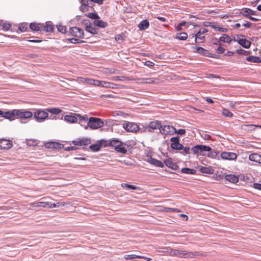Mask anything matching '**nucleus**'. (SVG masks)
I'll use <instances>...</instances> for the list:
<instances>
[{
	"label": "nucleus",
	"mask_w": 261,
	"mask_h": 261,
	"mask_svg": "<svg viewBox=\"0 0 261 261\" xmlns=\"http://www.w3.org/2000/svg\"><path fill=\"white\" fill-rule=\"evenodd\" d=\"M170 250L169 251V255L179 258H188L193 257L198 255V252H189L186 250L179 249H168Z\"/></svg>",
	"instance_id": "nucleus-1"
},
{
	"label": "nucleus",
	"mask_w": 261,
	"mask_h": 261,
	"mask_svg": "<svg viewBox=\"0 0 261 261\" xmlns=\"http://www.w3.org/2000/svg\"><path fill=\"white\" fill-rule=\"evenodd\" d=\"M103 124V122L101 119L91 117L89 119L87 125L85 126V128L87 129L89 127L92 129H96L102 127Z\"/></svg>",
	"instance_id": "nucleus-2"
},
{
	"label": "nucleus",
	"mask_w": 261,
	"mask_h": 261,
	"mask_svg": "<svg viewBox=\"0 0 261 261\" xmlns=\"http://www.w3.org/2000/svg\"><path fill=\"white\" fill-rule=\"evenodd\" d=\"M34 117L38 122H41L48 118V114L46 110H37L34 113Z\"/></svg>",
	"instance_id": "nucleus-3"
},
{
	"label": "nucleus",
	"mask_w": 261,
	"mask_h": 261,
	"mask_svg": "<svg viewBox=\"0 0 261 261\" xmlns=\"http://www.w3.org/2000/svg\"><path fill=\"white\" fill-rule=\"evenodd\" d=\"M122 126L128 132L136 133L140 130L139 125L134 122H125L123 123Z\"/></svg>",
	"instance_id": "nucleus-4"
},
{
	"label": "nucleus",
	"mask_w": 261,
	"mask_h": 261,
	"mask_svg": "<svg viewBox=\"0 0 261 261\" xmlns=\"http://www.w3.org/2000/svg\"><path fill=\"white\" fill-rule=\"evenodd\" d=\"M16 114V109L6 112H3L2 110H0V116L5 119L9 120L10 121H13L17 118Z\"/></svg>",
	"instance_id": "nucleus-5"
},
{
	"label": "nucleus",
	"mask_w": 261,
	"mask_h": 261,
	"mask_svg": "<svg viewBox=\"0 0 261 261\" xmlns=\"http://www.w3.org/2000/svg\"><path fill=\"white\" fill-rule=\"evenodd\" d=\"M245 48H249L251 46V42L245 38V36L242 35H236V41Z\"/></svg>",
	"instance_id": "nucleus-6"
},
{
	"label": "nucleus",
	"mask_w": 261,
	"mask_h": 261,
	"mask_svg": "<svg viewBox=\"0 0 261 261\" xmlns=\"http://www.w3.org/2000/svg\"><path fill=\"white\" fill-rule=\"evenodd\" d=\"M174 126L169 125H162L160 128V133L165 136L173 135Z\"/></svg>",
	"instance_id": "nucleus-7"
},
{
	"label": "nucleus",
	"mask_w": 261,
	"mask_h": 261,
	"mask_svg": "<svg viewBox=\"0 0 261 261\" xmlns=\"http://www.w3.org/2000/svg\"><path fill=\"white\" fill-rule=\"evenodd\" d=\"M81 5L80 7V10L85 12L93 9L92 1L91 0H79Z\"/></svg>",
	"instance_id": "nucleus-8"
},
{
	"label": "nucleus",
	"mask_w": 261,
	"mask_h": 261,
	"mask_svg": "<svg viewBox=\"0 0 261 261\" xmlns=\"http://www.w3.org/2000/svg\"><path fill=\"white\" fill-rule=\"evenodd\" d=\"M16 116L17 118L27 119L33 116V113L29 111L21 109H16Z\"/></svg>",
	"instance_id": "nucleus-9"
},
{
	"label": "nucleus",
	"mask_w": 261,
	"mask_h": 261,
	"mask_svg": "<svg viewBox=\"0 0 261 261\" xmlns=\"http://www.w3.org/2000/svg\"><path fill=\"white\" fill-rule=\"evenodd\" d=\"M212 148L205 145H197L192 148L191 150L195 154L201 153L203 151H210Z\"/></svg>",
	"instance_id": "nucleus-10"
},
{
	"label": "nucleus",
	"mask_w": 261,
	"mask_h": 261,
	"mask_svg": "<svg viewBox=\"0 0 261 261\" xmlns=\"http://www.w3.org/2000/svg\"><path fill=\"white\" fill-rule=\"evenodd\" d=\"M69 32L71 35L77 38H84V32L83 30L76 27L70 28Z\"/></svg>",
	"instance_id": "nucleus-11"
},
{
	"label": "nucleus",
	"mask_w": 261,
	"mask_h": 261,
	"mask_svg": "<svg viewBox=\"0 0 261 261\" xmlns=\"http://www.w3.org/2000/svg\"><path fill=\"white\" fill-rule=\"evenodd\" d=\"M171 143L170 147L174 150H181L183 148V145L179 143L178 137H172L170 139Z\"/></svg>",
	"instance_id": "nucleus-12"
},
{
	"label": "nucleus",
	"mask_w": 261,
	"mask_h": 261,
	"mask_svg": "<svg viewBox=\"0 0 261 261\" xmlns=\"http://www.w3.org/2000/svg\"><path fill=\"white\" fill-rule=\"evenodd\" d=\"M13 146L12 141L5 139H0V149L7 150Z\"/></svg>",
	"instance_id": "nucleus-13"
},
{
	"label": "nucleus",
	"mask_w": 261,
	"mask_h": 261,
	"mask_svg": "<svg viewBox=\"0 0 261 261\" xmlns=\"http://www.w3.org/2000/svg\"><path fill=\"white\" fill-rule=\"evenodd\" d=\"M221 156L224 160H233L237 158V155L233 152H223L221 154Z\"/></svg>",
	"instance_id": "nucleus-14"
},
{
	"label": "nucleus",
	"mask_w": 261,
	"mask_h": 261,
	"mask_svg": "<svg viewBox=\"0 0 261 261\" xmlns=\"http://www.w3.org/2000/svg\"><path fill=\"white\" fill-rule=\"evenodd\" d=\"M54 30V26L50 22L45 24L42 23V32H52Z\"/></svg>",
	"instance_id": "nucleus-15"
},
{
	"label": "nucleus",
	"mask_w": 261,
	"mask_h": 261,
	"mask_svg": "<svg viewBox=\"0 0 261 261\" xmlns=\"http://www.w3.org/2000/svg\"><path fill=\"white\" fill-rule=\"evenodd\" d=\"M164 164L166 165V166L174 170H176L178 168V165L174 163L172 161V159L170 158L165 160Z\"/></svg>",
	"instance_id": "nucleus-16"
},
{
	"label": "nucleus",
	"mask_w": 261,
	"mask_h": 261,
	"mask_svg": "<svg viewBox=\"0 0 261 261\" xmlns=\"http://www.w3.org/2000/svg\"><path fill=\"white\" fill-rule=\"evenodd\" d=\"M249 159L251 161L255 162L261 164V154L257 153H252L249 155Z\"/></svg>",
	"instance_id": "nucleus-17"
},
{
	"label": "nucleus",
	"mask_w": 261,
	"mask_h": 261,
	"mask_svg": "<svg viewBox=\"0 0 261 261\" xmlns=\"http://www.w3.org/2000/svg\"><path fill=\"white\" fill-rule=\"evenodd\" d=\"M192 48L195 49L194 51L195 53H199V54L206 57L210 56V53L207 50L201 47L193 46Z\"/></svg>",
	"instance_id": "nucleus-18"
},
{
	"label": "nucleus",
	"mask_w": 261,
	"mask_h": 261,
	"mask_svg": "<svg viewBox=\"0 0 261 261\" xmlns=\"http://www.w3.org/2000/svg\"><path fill=\"white\" fill-rule=\"evenodd\" d=\"M45 146L47 148H50L54 149H62L63 147V145L57 142H48L45 144Z\"/></svg>",
	"instance_id": "nucleus-19"
},
{
	"label": "nucleus",
	"mask_w": 261,
	"mask_h": 261,
	"mask_svg": "<svg viewBox=\"0 0 261 261\" xmlns=\"http://www.w3.org/2000/svg\"><path fill=\"white\" fill-rule=\"evenodd\" d=\"M72 143L75 145L87 146L90 143V140L88 139H83L77 141H73Z\"/></svg>",
	"instance_id": "nucleus-20"
},
{
	"label": "nucleus",
	"mask_w": 261,
	"mask_h": 261,
	"mask_svg": "<svg viewBox=\"0 0 261 261\" xmlns=\"http://www.w3.org/2000/svg\"><path fill=\"white\" fill-rule=\"evenodd\" d=\"M49 204V202L45 201H35L34 202H32L29 204L30 206L33 207H47V206Z\"/></svg>",
	"instance_id": "nucleus-21"
},
{
	"label": "nucleus",
	"mask_w": 261,
	"mask_h": 261,
	"mask_svg": "<svg viewBox=\"0 0 261 261\" xmlns=\"http://www.w3.org/2000/svg\"><path fill=\"white\" fill-rule=\"evenodd\" d=\"M219 40L223 42L230 43L232 41H236V36L232 39L228 35L224 34L220 37Z\"/></svg>",
	"instance_id": "nucleus-22"
},
{
	"label": "nucleus",
	"mask_w": 261,
	"mask_h": 261,
	"mask_svg": "<svg viewBox=\"0 0 261 261\" xmlns=\"http://www.w3.org/2000/svg\"><path fill=\"white\" fill-rule=\"evenodd\" d=\"M162 123L160 121L154 120L151 121L148 125V128L152 129H159L161 127Z\"/></svg>",
	"instance_id": "nucleus-23"
},
{
	"label": "nucleus",
	"mask_w": 261,
	"mask_h": 261,
	"mask_svg": "<svg viewBox=\"0 0 261 261\" xmlns=\"http://www.w3.org/2000/svg\"><path fill=\"white\" fill-rule=\"evenodd\" d=\"M73 113L72 115H67L64 116V120L71 123H75L77 121V116Z\"/></svg>",
	"instance_id": "nucleus-24"
},
{
	"label": "nucleus",
	"mask_w": 261,
	"mask_h": 261,
	"mask_svg": "<svg viewBox=\"0 0 261 261\" xmlns=\"http://www.w3.org/2000/svg\"><path fill=\"white\" fill-rule=\"evenodd\" d=\"M30 28L33 31L42 32V23H31Z\"/></svg>",
	"instance_id": "nucleus-25"
},
{
	"label": "nucleus",
	"mask_w": 261,
	"mask_h": 261,
	"mask_svg": "<svg viewBox=\"0 0 261 261\" xmlns=\"http://www.w3.org/2000/svg\"><path fill=\"white\" fill-rule=\"evenodd\" d=\"M194 37H195V42L197 43L203 42L205 40V36L203 35H199V33L195 35L193 34L192 38Z\"/></svg>",
	"instance_id": "nucleus-26"
},
{
	"label": "nucleus",
	"mask_w": 261,
	"mask_h": 261,
	"mask_svg": "<svg viewBox=\"0 0 261 261\" xmlns=\"http://www.w3.org/2000/svg\"><path fill=\"white\" fill-rule=\"evenodd\" d=\"M226 180L232 183H237L239 181V178L237 176L232 174H227L225 176Z\"/></svg>",
	"instance_id": "nucleus-27"
},
{
	"label": "nucleus",
	"mask_w": 261,
	"mask_h": 261,
	"mask_svg": "<svg viewBox=\"0 0 261 261\" xmlns=\"http://www.w3.org/2000/svg\"><path fill=\"white\" fill-rule=\"evenodd\" d=\"M142 83L145 84H153L158 81V79L155 77L151 78H142L139 79Z\"/></svg>",
	"instance_id": "nucleus-28"
},
{
	"label": "nucleus",
	"mask_w": 261,
	"mask_h": 261,
	"mask_svg": "<svg viewBox=\"0 0 261 261\" xmlns=\"http://www.w3.org/2000/svg\"><path fill=\"white\" fill-rule=\"evenodd\" d=\"M116 85L115 84L110 83L109 82L102 81H101L100 86L101 87L107 88H112L114 89L116 87Z\"/></svg>",
	"instance_id": "nucleus-29"
},
{
	"label": "nucleus",
	"mask_w": 261,
	"mask_h": 261,
	"mask_svg": "<svg viewBox=\"0 0 261 261\" xmlns=\"http://www.w3.org/2000/svg\"><path fill=\"white\" fill-rule=\"evenodd\" d=\"M149 21L145 19L140 22L138 25V27L140 30H145L149 27Z\"/></svg>",
	"instance_id": "nucleus-30"
},
{
	"label": "nucleus",
	"mask_w": 261,
	"mask_h": 261,
	"mask_svg": "<svg viewBox=\"0 0 261 261\" xmlns=\"http://www.w3.org/2000/svg\"><path fill=\"white\" fill-rule=\"evenodd\" d=\"M149 163L152 165H155L157 167H163L164 164L160 161L153 158H150L149 160Z\"/></svg>",
	"instance_id": "nucleus-31"
},
{
	"label": "nucleus",
	"mask_w": 261,
	"mask_h": 261,
	"mask_svg": "<svg viewBox=\"0 0 261 261\" xmlns=\"http://www.w3.org/2000/svg\"><path fill=\"white\" fill-rule=\"evenodd\" d=\"M93 24L94 25L101 28H105L108 26V23L106 22L100 20H95L93 21Z\"/></svg>",
	"instance_id": "nucleus-32"
},
{
	"label": "nucleus",
	"mask_w": 261,
	"mask_h": 261,
	"mask_svg": "<svg viewBox=\"0 0 261 261\" xmlns=\"http://www.w3.org/2000/svg\"><path fill=\"white\" fill-rule=\"evenodd\" d=\"M246 60L248 62H252V63H261V59L256 56H249L246 58Z\"/></svg>",
	"instance_id": "nucleus-33"
},
{
	"label": "nucleus",
	"mask_w": 261,
	"mask_h": 261,
	"mask_svg": "<svg viewBox=\"0 0 261 261\" xmlns=\"http://www.w3.org/2000/svg\"><path fill=\"white\" fill-rule=\"evenodd\" d=\"M92 79L85 78L83 77H77L76 81L80 83H87L89 85L91 84Z\"/></svg>",
	"instance_id": "nucleus-34"
},
{
	"label": "nucleus",
	"mask_w": 261,
	"mask_h": 261,
	"mask_svg": "<svg viewBox=\"0 0 261 261\" xmlns=\"http://www.w3.org/2000/svg\"><path fill=\"white\" fill-rule=\"evenodd\" d=\"M66 204L67 203L65 202H57V203H51V202H49V204L47 206V207L53 208L56 207L65 206V205H66Z\"/></svg>",
	"instance_id": "nucleus-35"
},
{
	"label": "nucleus",
	"mask_w": 261,
	"mask_h": 261,
	"mask_svg": "<svg viewBox=\"0 0 261 261\" xmlns=\"http://www.w3.org/2000/svg\"><path fill=\"white\" fill-rule=\"evenodd\" d=\"M109 144L110 146H113L115 147V149L119 145H122L121 142L119 141L118 140H111L109 141Z\"/></svg>",
	"instance_id": "nucleus-36"
},
{
	"label": "nucleus",
	"mask_w": 261,
	"mask_h": 261,
	"mask_svg": "<svg viewBox=\"0 0 261 261\" xmlns=\"http://www.w3.org/2000/svg\"><path fill=\"white\" fill-rule=\"evenodd\" d=\"M175 38L178 40H185L188 38V34L185 32L180 33L176 35Z\"/></svg>",
	"instance_id": "nucleus-37"
},
{
	"label": "nucleus",
	"mask_w": 261,
	"mask_h": 261,
	"mask_svg": "<svg viewBox=\"0 0 261 261\" xmlns=\"http://www.w3.org/2000/svg\"><path fill=\"white\" fill-rule=\"evenodd\" d=\"M240 12H243V13L246 14L250 15H255V12L253 11L252 10L247 8H243L241 9Z\"/></svg>",
	"instance_id": "nucleus-38"
},
{
	"label": "nucleus",
	"mask_w": 261,
	"mask_h": 261,
	"mask_svg": "<svg viewBox=\"0 0 261 261\" xmlns=\"http://www.w3.org/2000/svg\"><path fill=\"white\" fill-rule=\"evenodd\" d=\"M181 171L182 173L189 174H194L196 173V171L195 170L188 168H184L181 169Z\"/></svg>",
	"instance_id": "nucleus-39"
},
{
	"label": "nucleus",
	"mask_w": 261,
	"mask_h": 261,
	"mask_svg": "<svg viewBox=\"0 0 261 261\" xmlns=\"http://www.w3.org/2000/svg\"><path fill=\"white\" fill-rule=\"evenodd\" d=\"M86 31L92 34H97V29H96L95 28H94L91 25H87L86 27Z\"/></svg>",
	"instance_id": "nucleus-40"
},
{
	"label": "nucleus",
	"mask_w": 261,
	"mask_h": 261,
	"mask_svg": "<svg viewBox=\"0 0 261 261\" xmlns=\"http://www.w3.org/2000/svg\"><path fill=\"white\" fill-rule=\"evenodd\" d=\"M18 29L21 32H26L28 29V24L27 23H22L19 24Z\"/></svg>",
	"instance_id": "nucleus-41"
},
{
	"label": "nucleus",
	"mask_w": 261,
	"mask_h": 261,
	"mask_svg": "<svg viewBox=\"0 0 261 261\" xmlns=\"http://www.w3.org/2000/svg\"><path fill=\"white\" fill-rule=\"evenodd\" d=\"M105 73H110V74H118L119 73V70L114 68H106L105 69Z\"/></svg>",
	"instance_id": "nucleus-42"
},
{
	"label": "nucleus",
	"mask_w": 261,
	"mask_h": 261,
	"mask_svg": "<svg viewBox=\"0 0 261 261\" xmlns=\"http://www.w3.org/2000/svg\"><path fill=\"white\" fill-rule=\"evenodd\" d=\"M112 79L114 81H124V80H127L129 81L131 80V79H130L129 77H127L125 76H113L112 77Z\"/></svg>",
	"instance_id": "nucleus-43"
},
{
	"label": "nucleus",
	"mask_w": 261,
	"mask_h": 261,
	"mask_svg": "<svg viewBox=\"0 0 261 261\" xmlns=\"http://www.w3.org/2000/svg\"><path fill=\"white\" fill-rule=\"evenodd\" d=\"M46 111L54 114H59L62 112V110L59 108L47 109Z\"/></svg>",
	"instance_id": "nucleus-44"
},
{
	"label": "nucleus",
	"mask_w": 261,
	"mask_h": 261,
	"mask_svg": "<svg viewBox=\"0 0 261 261\" xmlns=\"http://www.w3.org/2000/svg\"><path fill=\"white\" fill-rule=\"evenodd\" d=\"M222 115L225 117L231 118L233 116V114L226 109H223L222 112Z\"/></svg>",
	"instance_id": "nucleus-45"
},
{
	"label": "nucleus",
	"mask_w": 261,
	"mask_h": 261,
	"mask_svg": "<svg viewBox=\"0 0 261 261\" xmlns=\"http://www.w3.org/2000/svg\"><path fill=\"white\" fill-rule=\"evenodd\" d=\"M115 40L118 43L122 42L124 40V34L121 33V34L116 35L115 37Z\"/></svg>",
	"instance_id": "nucleus-46"
},
{
	"label": "nucleus",
	"mask_w": 261,
	"mask_h": 261,
	"mask_svg": "<svg viewBox=\"0 0 261 261\" xmlns=\"http://www.w3.org/2000/svg\"><path fill=\"white\" fill-rule=\"evenodd\" d=\"M163 211L166 212H180V210L175 208H170L168 207H164Z\"/></svg>",
	"instance_id": "nucleus-47"
},
{
	"label": "nucleus",
	"mask_w": 261,
	"mask_h": 261,
	"mask_svg": "<svg viewBox=\"0 0 261 261\" xmlns=\"http://www.w3.org/2000/svg\"><path fill=\"white\" fill-rule=\"evenodd\" d=\"M141 255H137L136 254H131V255H125L124 256V258L126 260L132 259L134 258H142Z\"/></svg>",
	"instance_id": "nucleus-48"
},
{
	"label": "nucleus",
	"mask_w": 261,
	"mask_h": 261,
	"mask_svg": "<svg viewBox=\"0 0 261 261\" xmlns=\"http://www.w3.org/2000/svg\"><path fill=\"white\" fill-rule=\"evenodd\" d=\"M236 52L240 55H243L245 56H248L250 55V51L244 50L242 48L238 49L236 50Z\"/></svg>",
	"instance_id": "nucleus-49"
},
{
	"label": "nucleus",
	"mask_w": 261,
	"mask_h": 261,
	"mask_svg": "<svg viewBox=\"0 0 261 261\" xmlns=\"http://www.w3.org/2000/svg\"><path fill=\"white\" fill-rule=\"evenodd\" d=\"M208 152L207 156L212 159H216L218 155V153L217 151L212 150V149Z\"/></svg>",
	"instance_id": "nucleus-50"
},
{
	"label": "nucleus",
	"mask_w": 261,
	"mask_h": 261,
	"mask_svg": "<svg viewBox=\"0 0 261 261\" xmlns=\"http://www.w3.org/2000/svg\"><path fill=\"white\" fill-rule=\"evenodd\" d=\"M121 187L123 188H125L134 190H137L138 189V188L137 187H136L134 185H129L128 184H125V183L122 184Z\"/></svg>",
	"instance_id": "nucleus-51"
},
{
	"label": "nucleus",
	"mask_w": 261,
	"mask_h": 261,
	"mask_svg": "<svg viewBox=\"0 0 261 261\" xmlns=\"http://www.w3.org/2000/svg\"><path fill=\"white\" fill-rule=\"evenodd\" d=\"M87 16L91 19H94L95 20L99 18L98 14L96 12L90 13Z\"/></svg>",
	"instance_id": "nucleus-52"
},
{
	"label": "nucleus",
	"mask_w": 261,
	"mask_h": 261,
	"mask_svg": "<svg viewBox=\"0 0 261 261\" xmlns=\"http://www.w3.org/2000/svg\"><path fill=\"white\" fill-rule=\"evenodd\" d=\"M115 150L119 152H121L122 153L125 154L127 152V150L123 147H122V145H119L116 148H115Z\"/></svg>",
	"instance_id": "nucleus-53"
},
{
	"label": "nucleus",
	"mask_w": 261,
	"mask_h": 261,
	"mask_svg": "<svg viewBox=\"0 0 261 261\" xmlns=\"http://www.w3.org/2000/svg\"><path fill=\"white\" fill-rule=\"evenodd\" d=\"M240 14L242 15L243 16L246 17V18H249V19L252 20V21H257L259 20L258 19L256 18H255V17H253L250 15H248V14H246L245 13H243V12H240Z\"/></svg>",
	"instance_id": "nucleus-54"
},
{
	"label": "nucleus",
	"mask_w": 261,
	"mask_h": 261,
	"mask_svg": "<svg viewBox=\"0 0 261 261\" xmlns=\"http://www.w3.org/2000/svg\"><path fill=\"white\" fill-rule=\"evenodd\" d=\"M185 133H186V130L184 129H179L177 130L175 128V129L173 130V135L175 134H179V135H184L185 134Z\"/></svg>",
	"instance_id": "nucleus-55"
},
{
	"label": "nucleus",
	"mask_w": 261,
	"mask_h": 261,
	"mask_svg": "<svg viewBox=\"0 0 261 261\" xmlns=\"http://www.w3.org/2000/svg\"><path fill=\"white\" fill-rule=\"evenodd\" d=\"M101 148V146L98 144H94L90 146V148L94 151L99 150Z\"/></svg>",
	"instance_id": "nucleus-56"
},
{
	"label": "nucleus",
	"mask_w": 261,
	"mask_h": 261,
	"mask_svg": "<svg viewBox=\"0 0 261 261\" xmlns=\"http://www.w3.org/2000/svg\"><path fill=\"white\" fill-rule=\"evenodd\" d=\"M57 29L58 30L62 33H65L67 31L66 27L62 25H58Z\"/></svg>",
	"instance_id": "nucleus-57"
},
{
	"label": "nucleus",
	"mask_w": 261,
	"mask_h": 261,
	"mask_svg": "<svg viewBox=\"0 0 261 261\" xmlns=\"http://www.w3.org/2000/svg\"><path fill=\"white\" fill-rule=\"evenodd\" d=\"M101 83V81L97 80H94V79H91V85H94L95 86H100Z\"/></svg>",
	"instance_id": "nucleus-58"
},
{
	"label": "nucleus",
	"mask_w": 261,
	"mask_h": 261,
	"mask_svg": "<svg viewBox=\"0 0 261 261\" xmlns=\"http://www.w3.org/2000/svg\"><path fill=\"white\" fill-rule=\"evenodd\" d=\"M181 150H182L181 153H183L184 154H188L190 153V148L189 147H184L183 146V148Z\"/></svg>",
	"instance_id": "nucleus-59"
},
{
	"label": "nucleus",
	"mask_w": 261,
	"mask_h": 261,
	"mask_svg": "<svg viewBox=\"0 0 261 261\" xmlns=\"http://www.w3.org/2000/svg\"><path fill=\"white\" fill-rule=\"evenodd\" d=\"M81 38H71L69 39V41L72 43H76L79 42H82L83 41H80Z\"/></svg>",
	"instance_id": "nucleus-60"
},
{
	"label": "nucleus",
	"mask_w": 261,
	"mask_h": 261,
	"mask_svg": "<svg viewBox=\"0 0 261 261\" xmlns=\"http://www.w3.org/2000/svg\"><path fill=\"white\" fill-rule=\"evenodd\" d=\"M3 27L4 30L8 31L11 28V25L10 23H5L3 24Z\"/></svg>",
	"instance_id": "nucleus-61"
},
{
	"label": "nucleus",
	"mask_w": 261,
	"mask_h": 261,
	"mask_svg": "<svg viewBox=\"0 0 261 261\" xmlns=\"http://www.w3.org/2000/svg\"><path fill=\"white\" fill-rule=\"evenodd\" d=\"M216 51L218 54H222L224 53L225 49L221 46H219L217 49H216Z\"/></svg>",
	"instance_id": "nucleus-62"
},
{
	"label": "nucleus",
	"mask_w": 261,
	"mask_h": 261,
	"mask_svg": "<svg viewBox=\"0 0 261 261\" xmlns=\"http://www.w3.org/2000/svg\"><path fill=\"white\" fill-rule=\"evenodd\" d=\"M211 169H210V168H206V167H202L201 169V171L203 173H211Z\"/></svg>",
	"instance_id": "nucleus-63"
},
{
	"label": "nucleus",
	"mask_w": 261,
	"mask_h": 261,
	"mask_svg": "<svg viewBox=\"0 0 261 261\" xmlns=\"http://www.w3.org/2000/svg\"><path fill=\"white\" fill-rule=\"evenodd\" d=\"M75 115L77 116L78 118H80V120H86L88 119V116L87 115L84 116H82L80 114H75Z\"/></svg>",
	"instance_id": "nucleus-64"
}]
</instances>
